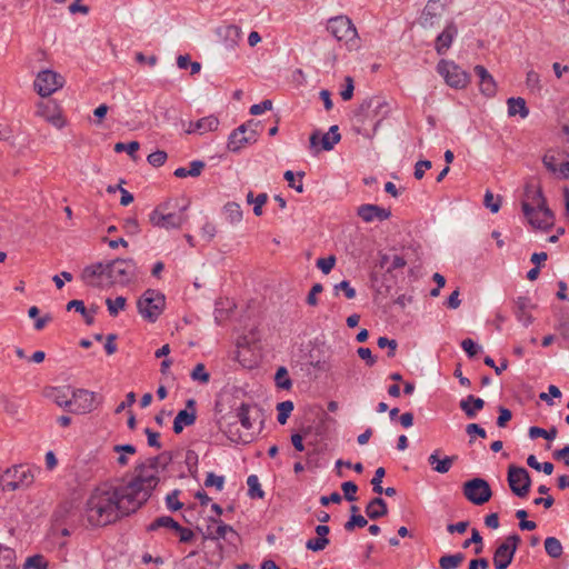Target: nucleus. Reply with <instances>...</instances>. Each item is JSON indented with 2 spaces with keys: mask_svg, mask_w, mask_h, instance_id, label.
Here are the masks:
<instances>
[{
  "mask_svg": "<svg viewBox=\"0 0 569 569\" xmlns=\"http://www.w3.org/2000/svg\"><path fill=\"white\" fill-rule=\"evenodd\" d=\"M164 306V295L154 289L146 290L137 302L139 313L150 322H154L160 317Z\"/></svg>",
  "mask_w": 569,
  "mask_h": 569,
  "instance_id": "nucleus-7",
  "label": "nucleus"
},
{
  "mask_svg": "<svg viewBox=\"0 0 569 569\" xmlns=\"http://www.w3.org/2000/svg\"><path fill=\"white\" fill-rule=\"evenodd\" d=\"M366 515L371 519H379L388 513L386 501L380 498H373L366 507Z\"/></svg>",
  "mask_w": 569,
  "mask_h": 569,
  "instance_id": "nucleus-30",
  "label": "nucleus"
},
{
  "mask_svg": "<svg viewBox=\"0 0 569 569\" xmlns=\"http://www.w3.org/2000/svg\"><path fill=\"white\" fill-rule=\"evenodd\" d=\"M227 437L236 443H248L251 441L252 436L249 432L241 433L239 431L238 421L233 423H229L227 429L224 430Z\"/></svg>",
  "mask_w": 569,
  "mask_h": 569,
  "instance_id": "nucleus-32",
  "label": "nucleus"
},
{
  "mask_svg": "<svg viewBox=\"0 0 569 569\" xmlns=\"http://www.w3.org/2000/svg\"><path fill=\"white\" fill-rule=\"evenodd\" d=\"M532 307L531 300L528 297H518L515 300L513 313L525 327L532 323L533 318L529 312Z\"/></svg>",
  "mask_w": 569,
  "mask_h": 569,
  "instance_id": "nucleus-24",
  "label": "nucleus"
},
{
  "mask_svg": "<svg viewBox=\"0 0 569 569\" xmlns=\"http://www.w3.org/2000/svg\"><path fill=\"white\" fill-rule=\"evenodd\" d=\"M24 569H47L48 563L44 560L43 556L41 555H34L29 558H27L24 565Z\"/></svg>",
  "mask_w": 569,
  "mask_h": 569,
  "instance_id": "nucleus-50",
  "label": "nucleus"
},
{
  "mask_svg": "<svg viewBox=\"0 0 569 569\" xmlns=\"http://www.w3.org/2000/svg\"><path fill=\"white\" fill-rule=\"evenodd\" d=\"M335 295L338 296L340 291L343 292L347 299H353L356 297V290L351 287L348 280H343L333 287Z\"/></svg>",
  "mask_w": 569,
  "mask_h": 569,
  "instance_id": "nucleus-53",
  "label": "nucleus"
},
{
  "mask_svg": "<svg viewBox=\"0 0 569 569\" xmlns=\"http://www.w3.org/2000/svg\"><path fill=\"white\" fill-rule=\"evenodd\" d=\"M437 71L443 77L446 83L455 89H462L470 81L469 74L453 61L440 60Z\"/></svg>",
  "mask_w": 569,
  "mask_h": 569,
  "instance_id": "nucleus-9",
  "label": "nucleus"
},
{
  "mask_svg": "<svg viewBox=\"0 0 569 569\" xmlns=\"http://www.w3.org/2000/svg\"><path fill=\"white\" fill-rule=\"evenodd\" d=\"M483 407L485 401L481 398H477L472 395H469L467 398L460 401V409L470 419L475 418L477 412L483 409Z\"/></svg>",
  "mask_w": 569,
  "mask_h": 569,
  "instance_id": "nucleus-29",
  "label": "nucleus"
},
{
  "mask_svg": "<svg viewBox=\"0 0 569 569\" xmlns=\"http://www.w3.org/2000/svg\"><path fill=\"white\" fill-rule=\"evenodd\" d=\"M475 73L480 80L481 92L487 97L493 96L497 89L496 81L488 70L483 66L478 64L475 67Z\"/></svg>",
  "mask_w": 569,
  "mask_h": 569,
  "instance_id": "nucleus-26",
  "label": "nucleus"
},
{
  "mask_svg": "<svg viewBox=\"0 0 569 569\" xmlns=\"http://www.w3.org/2000/svg\"><path fill=\"white\" fill-rule=\"evenodd\" d=\"M545 550L549 557L555 559L560 558L563 552V548L560 540L555 537L546 538Z\"/></svg>",
  "mask_w": 569,
  "mask_h": 569,
  "instance_id": "nucleus-42",
  "label": "nucleus"
},
{
  "mask_svg": "<svg viewBox=\"0 0 569 569\" xmlns=\"http://www.w3.org/2000/svg\"><path fill=\"white\" fill-rule=\"evenodd\" d=\"M458 36V27L455 21H448L441 33L435 41V50L439 56H443L450 49L452 41Z\"/></svg>",
  "mask_w": 569,
  "mask_h": 569,
  "instance_id": "nucleus-20",
  "label": "nucleus"
},
{
  "mask_svg": "<svg viewBox=\"0 0 569 569\" xmlns=\"http://www.w3.org/2000/svg\"><path fill=\"white\" fill-rule=\"evenodd\" d=\"M64 84L63 77L52 70H42L37 74L34 89L41 97H49Z\"/></svg>",
  "mask_w": 569,
  "mask_h": 569,
  "instance_id": "nucleus-13",
  "label": "nucleus"
},
{
  "mask_svg": "<svg viewBox=\"0 0 569 569\" xmlns=\"http://www.w3.org/2000/svg\"><path fill=\"white\" fill-rule=\"evenodd\" d=\"M224 485V478L222 476H217L213 472H209L204 480L206 487H216L217 490H222Z\"/></svg>",
  "mask_w": 569,
  "mask_h": 569,
  "instance_id": "nucleus-63",
  "label": "nucleus"
},
{
  "mask_svg": "<svg viewBox=\"0 0 569 569\" xmlns=\"http://www.w3.org/2000/svg\"><path fill=\"white\" fill-rule=\"evenodd\" d=\"M379 264L382 269H386L387 272H391L396 269L403 268L407 264V261L399 254H393L392 257L381 254Z\"/></svg>",
  "mask_w": 569,
  "mask_h": 569,
  "instance_id": "nucleus-31",
  "label": "nucleus"
},
{
  "mask_svg": "<svg viewBox=\"0 0 569 569\" xmlns=\"http://www.w3.org/2000/svg\"><path fill=\"white\" fill-rule=\"evenodd\" d=\"M465 560V555L457 552L455 555H446L439 559V566L441 569H456Z\"/></svg>",
  "mask_w": 569,
  "mask_h": 569,
  "instance_id": "nucleus-41",
  "label": "nucleus"
},
{
  "mask_svg": "<svg viewBox=\"0 0 569 569\" xmlns=\"http://www.w3.org/2000/svg\"><path fill=\"white\" fill-rule=\"evenodd\" d=\"M223 213L227 221L231 224L239 223L242 220V210L239 203L228 202L223 207Z\"/></svg>",
  "mask_w": 569,
  "mask_h": 569,
  "instance_id": "nucleus-38",
  "label": "nucleus"
},
{
  "mask_svg": "<svg viewBox=\"0 0 569 569\" xmlns=\"http://www.w3.org/2000/svg\"><path fill=\"white\" fill-rule=\"evenodd\" d=\"M386 475V470L385 468L382 467H379L376 471H375V476L371 480V485H372V490L378 493V495H381L383 492V488L381 486V482H382V479Z\"/></svg>",
  "mask_w": 569,
  "mask_h": 569,
  "instance_id": "nucleus-58",
  "label": "nucleus"
},
{
  "mask_svg": "<svg viewBox=\"0 0 569 569\" xmlns=\"http://www.w3.org/2000/svg\"><path fill=\"white\" fill-rule=\"evenodd\" d=\"M357 213L365 222H372L376 219L382 221L390 217V211L376 204H362Z\"/></svg>",
  "mask_w": 569,
  "mask_h": 569,
  "instance_id": "nucleus-23",
  "label": "nucleus"
},
{
  "mask_svg": "<svg viewBox=\"0 0 569 569\" xmlns=\"http://www.w3.org/2000/svg\"><path fill=\"white\" fill-rule=\"evenodd\" d=\"M108 279V263L97 262L87 266L81 272V279L91 287L102 286V278Z\"/></svg>",
  "mask_w": 569,
  "mask_h": 569,
  "instance_id": "nucleus-18",
  "label": "nucleus"
},
{
  "mask_svg": "<svg viewBox=\"0 0 569 569\" xmlns=\"http://www.w3.org/2000/svg\"><path fill=\"white\" fill-rule=\"evenodd\" d=\"M258 126L259 123L254 120H249L247 123L234 129L228 138V150L231 152H239L247 144L254 143L258 138Z\"/></svg>",
  "mask_w": 569,
  "mask_h": 569,
  "instance_id": "nucleus-8",
  "label": "nucleus"
},
{
  "mask_svg": "<svg viewBox=\"0 0 569 569\" xmlns=\"http://www.w3.org/2000/svg\"><path fill=\"white\" fill-rule=\"evenodd\" d=\"M139 147L140 144L138 141H131L129 143L118 142L114 144V151H126L132 159H136V152L139 150Z\"/></svg>",
  "mask_w": 569,
  "mask_h": 569,
  "instance_id": "nucleus-52",
  "label": "nucleus"
},
{
  "mask_svg": "<svg viewBox=\"0 0 569 569\" xmlns=\"http://www.w3.org/2000/svg\"><path fill=\"white\" fill-rule=\"evenodd\" d=\"M330 543V540L328 538L317 537L309 539L306 542V548L311 551H322Z\"/></svg>",
  "mask_w": 569,
  "mask_h": 569,
  "instance_id": "nucleus-55",
  "label": "nucleus"
},
{
  "mask_svg": "<svg viewBox=\"0 0 569 569\" xmlns=\"http://www.w3.org/2000/svg\"><path fill=\"white\" fill-rule=\"evenodd\" d=\"M108 263V279L121 284L129 283L137 276V266L132 259H116Z\"/></svg>",
  "mask_w": 569,
  "mask_h": 569,
  "instance_id": "nucleus-10",
  "label": "nucleus"
},
{
  "mask_svg": "<svg viewBox=\"0 0 569 569\" xmlns=\"http://www.w3.org/2000/svg\"><path fill=\"white\" fill-rule=\"evenodd\" d=\"M557 433L558 431L556 427H552L549 430L536 426L529 428V437L531 439L541 437L547 440H553L557 437Z\"/></svg>",
  "mask_w": 569,
  "mask_h": 569,
  "instance_id": "nucleus-45",
  "label": "nucleus"
},
{
  "mask_svg": "<svg viewBox=\"0 0 569 569\" xmlns=\"http://www.w3.org/2000/svg\"><path fill=\"white\" fill-rule=\"evenodd\" d=\"M507 104L510 117L519 114L521 118H526L529 114L526 101L522 98H509Z\"/></svg>",
  "mask_w": 569,
  "mask_h": 569,
  "instance_id": "nucleus-35",
  "label": "nucleus"
},
{
  "mask_svg": "<svg viewBox=\"0 0 569 569\" xmlns=\"http://www.w3.org/2000/svg\"><path fill=\"white\" fill-rule=\"evenodd\" d=\"M72 407L71 412L84 415L91 412L98 406L96 392L87 389H74L71 391Z\"/></svg>",
  "mask_w": 569,
  "mask_h": 569,
  "instance_id": "nucleus-15",
  "label": "nucleus"
},
{
  "mask_svg": "<svg viewBox=\"0 0 569 569\" xmlns=\"http://www.w3.org/2000/svg\"><path fill=\"white\" fill-rule=\"evenodd\" d=\"M379 348H388V357L392 358L396 355L398 342L395 339H388L387 337H380L377 341Z\"/></svg>",
  "mask_w": 569,
  "mask_h": 569,
  "instance_id": "nucleus-57",
  "label": "nucleus"
},
{
  "mask_svg": "<svg viewBox=\"0 0 569 569\" xmlns=\"http://www.w3.org/2000/svg\"><path fill=\"white\" fill-rule=\"evenodd\" d=\"M190 377L194 381L207 383L210 379V375L206 371L203 363H198L191 371Z\"/></svg>",
  "mask_w": 569,
  "mask_h": 569,
  "instance_id": "nucleus-54",
  "label": "nucleus"
},
{
  "mask_svg": "<svg viewBox=\"0 0 569 569\" xmlns=\"http://www.w3.org/2000/svg\"><path fill=\"white\" fill-rule=\"evenodd\" d=\"M445 10L440 6H433L427 3L421 16V26L423 28H431L433 27L439 19L441 18Z\"/></svg>",
  "mask_w": 569,
  "mask_h": 569,
  "instance_id": "nucleus-28",
  "label": "nucleus"
},
{
  "mask_svg": "<svg viewBox=\"0 0 569 569\" xmlns=\"http://www.w3.org/2000/svg\"><path fill=\"white\" fill-rule=\"evenodd\" d=\"M565 158L563 153L556 150H548L543 158L542 162L546 169L551 172L553 176L559 167V162Z\"/></svg>",
  "mask_w": 569,
  "mask_h": 569,
  "instance_id": "nucleus-34",
  "label": "nucleus"
},
{
  "mask_svg": "<svg viewBox=\"0 0 569 569\" xmlns=\"http://www.w3.org/2000/svg\"><path fill=\"white\" fill-rule=\"evenodd\" d=\"M113 451L118 453L117 463L120 467H126L129 463V456H133L137 449L133 445H116Z\"/></svg>",
  "mask_w": 569,
  "mask_h": 569,
  "instance_id": "nucleus-36",
  "label": "nucleus"
},
{
  "mask_svg": "<svg viewBox=\"0 0 569 569\" xmlns=\"http://www.w3.org/2000/svg\"><path fill=\"white\" fill-rule=\"evenodd\" d=\"M520 541V537L517 533H512L498 546L493 553V566L496 569H507L509 567Z\"/></svg>",
  "mask_w": 569,
  "mask_h": 569,
  "instance_id": "nucleus-12",
  "label": "nucleus"
},
{
  "mask_svg": "<svg viewBox=\"0 0 569 569\" xmlns=\"http://www.w3.org/2000/svg\"><path fill=\"white\" fill-rule=\"evenodd\" d=\"M368 523L367 519L361 515H351L349 520L345 523L346 531H353L357 527L363 528Z\"/></svg>",
  "mask_w": 569,
  "mask_h": 569,
  "instance_id": "nucleus-51",
  "label": "nucleus"
},
{
  "mask_svg": "<svg viewBox=\"0 0 569 569\" xmlns=\"http://www.w3.org/2000/svg\"><path fill=\"white\" fill-rule=\"evenodd\" d=\"M507 480L511 491L517 497L525 498L529 493L531 479L523 467L509 466Z\"/></svg>",
  "mask_w": 569,
  "mask_h": 569,
  "instance_id": "nucleus-14",
  "label": "nucleus"
},
{
  "mask_svg": "<svg viewBox=\"0 0 569 569\" xmlns=\"http://www.w3.org/2000/svg\"><path fill=\"white\" fill-rule=\"evenodd\" d=\"M159 528H168L174 530L176 528H180V525L169 516H162L154 519L149 526V531H156Z\"/></svg>",
  "mask_w": 569,
  "mask_h": 569,
  "instance_id": "nucleus-40",
  "label": "nucleus"
},
{
  "mask_svg": "<svg viewBox=\"0 0 569 569\" xmlns=\"http://www.w3.org/2000/svg\"><path fill=\"white\" fill-rule=\"evenodd\" d=\"M186 407L177 413L173 420V431L177 435L181 433L184 427L192 426L197 419L196 400L188 399Z\"/></svg>",
  "mask_w": 569,
  "mask_h": 569,
  "instance_id": "nucleus-19",
  "label": "nucleus"
},
{
  "mask_svg": "<svg viewBox=\"0 0 569 569\" xmlns=\"http://www.w3.org/2000/svg\"><path fill=\"white\" fill-rule=\"evenodd\" d=\"M140 507L122 483L97 487L86 503V517L92 526H107L136 512Z\"/></svg>",
  "mask_w": 569,
  "mask_h": 569,
  "instance_id": "nucleus-1",
  "label": "nucleus"
},
{
  "mask_svg": "<svg viewBox=\"0 0 569 569\" xmlns=\"http://www.w3.org/2000/svg\"><path fill=\"white\" fill-rule=\"evenodd\" d=\"M463 496L473 505L481 506L490 500L492 496L491 488L482 478H473L463 483Z\"/></svg>",
  "mask_w": 569,
  "mask_h": 569,
  "instance_id": "nucleus-11",
  "label": "nucleus"
},
{
  "mask_svg": "<svg viewBox=\"0 0 569 569\" xmlns=\"http://www.w3.org/2000/svg\"><path fill=\"white\" fill-rule=\"evenodd\" d=\"M340 133L338 132V126L330 127L329 131L321 136L318 131H315L310 136V147L317 149L319 143H321L322 150H331L336 143L340 141Z\"/></svg>",
  "mask_w": 569,
  "mask_h": 569,
  "instance_id": "nucleus-21",
  "label": "nucleus"
},
{
  "mask_svg": "<svg viewBox=\"0 0 569 569\" xmlns=\"http://www.w3.org/2000/svg\"><path fill=\"white\" fill-rule=\"evenodd\" d=\"M170 461L171 455L169 452H162L157 457L148 458L137 465L132 479L121 482L140 508L151 497L152 491L160 481V472L164 470Z\"/></svg>",
  "mask_w": 569,
  "mask_h": 569,
  "instance_id": "nucleus-2",
  "label": "nucleus"
},
{
  "mask_svg": "<svg viewBox=\"0 0 569 569\" xmlns=\"http://www.w3.org/2000/svg\"><path fill=\"white\" fill-rule=\"evenodd\" d=\"M167 158L168 156L164 151L157 150L148 156V162L153 167H160L166 162Z\"/></svg>",
  "mask_w": 569,
  "mask_h": 569,
  "instance_id": "nucleus-64",
  "label": "nucleus"
},
{
  "mask_svg": "<svg viewBox=\"0 0 569 569\" xmlns=\"http://www.w3.org/2000/svg\"><path fill=\"white\" fill-rule=\"evenodd\" d=\"M341 489L343 491V495H345V498L348 500V501H356L357 500V497H356V493H357V490H358V486L352 482V481H346L341 485Z\"/></svg>",
  "mask_w": 569,
  "mask_h": 569,
  "instance_id": "nucleus-60",
  "label": "nucleus"
},
{
  "mask_svg": "<svg viewBox=\"0 0 569 569\" xmlns=\"http://www.w3.org/2000/svg\"><path fill=\"white\" fill-rule=\"evenodd\" d=\"M250 406L247 403H241V406L238 408L237 417L238 420L247 431L252 428V422L250 420L249 416Z\"/></svg>",
  "mask_w": 569,
  "mask_h": 569,
  "instance_id": "nucleus-48",
  "label": "nucleus"
},
{
  "mask_svg": "<svg viewBox=\"0 0 569 569\" xmlns=\"http://www.w3.org/2000/svg\"><path fill=\"white\" fill-rule=\"evenodd\" d=\"M247 485H248V496L251 499H263L264 498V491L261 489L259 478L256 475H250L247 478Z\"/></svg>",
  "mask_w": 569,
  "mask_h": 569,
  "instance_id": "nucleus-43",
  "label": "nucleus"
},
{
  "mask_svg": "<svg viewBox=\"0 0 569 569\" xmlns=\"http://www.w3.org/2000/svg\"><path fill=\"white\" fill-rule=\"evenodd\" d=\"M336 264V257L329 256L327 258H320L317 260V267L325 273L328 274Z\"/></svg>",
  "mask_w": 569,
  "mask_h": 569,
  "instance_id": "nucleus-61",
  "label": "nucleus"
},
{
  "mask_svg": "<svg viewBox=\"0 0 569 569\" xmlns=\"http://www.w3.org/2000/svg\"><path fill=\"white\" fill-rule=\"evenodd\" d=\"M36 114L40 118H43L46 121L58 129L63 128L66 124V120L61 114L59 106L53 101L39 102L37 104Z\"/></svg>",
  "mask_w": 569,
  "mask_h": 569,
  "instance_id": "nucleus-17",
  "label": "nucleus"
},
{
  "mask_svg": "<svg viewBox=\"0 0 569 569\" xmlns=\"http://www.w3.org/2000/svg\"><path fill=\"white\" fill-rule=\"evenodd\" d=\"M71 309H74L76 311L79 312V315H82L87 325H92L93 323V320H94L93 313H94V311L91 312V313L88 312V310L84 307L83 301H81V300H71V301H69L68 305H67V310H71Z\"/></svg>",
  "mask_w": 569,
  "mask_h": 569,
  "instance_id": "nucleus-44",
  "label": "nucleus"
},
{
  "mask_svg": "<svg viewBox=\"0 0 569 569\" xmlns=\"http://www.w3.org/2000/svg\"><path fill=\"white\" fill-rule=\"evenodd\" d=\"M180 491L173 490L166 497V506L170 511H177L182 508V503L178 500Z\"/></svg>",
  "mask_w": 569,
  "mask_h": 569,
  "instance_id": "nucleus-59",
  "label": "nucleus"
},
{
  "mask_svg": "<svg viewBox=\"0 0 569 569\" xmlns=\"http://www.w3.org/2000/svg\"><path fill=\"white\" fill-rule=\"evenodd\" d=\"M219 127V119L216 116L203 117L197 121H190L186 128V133L204 134L210 131H216Z\"/></svg>",
  "mask_w": 569,
  "mask_h": 569,
  "instance_id": "nucleus-22",
  "label": "nucleus"
},
{
  "mask_svg": "<svg viewBox=\"0 0 569 569\" xmlns=\"http://www.w3.org/2000/svg\"><path fill=\"white\" fill-rule=\"evenodd\" d=\"M274 380H276L277 387L284 389V390L290 389L292 386V382L288 376V371L284 367H280L277 370Z\"/></svg>",
  "mask_w": 569,
  "mask_h": 569,
  "instance_id": "nucleus-49",
  "label": "nucleus"
},
{
  "mask_svg": "<svg viewBox=\"0 0 569 569\" xmlns=\"http://www.w3.org/2000/svg\"><path fill=\"white\" fill-rule=\"evenodd\" d=\"M220 34L226 39V47L233 49L241 37V30L237 26H227L220 31Z\"/></svg>",
  "mask_w": 569,
  "mask_h": 569,
  "instance_id": "nucleus-37",
  "label": "nucleus"
},
{
  "mask_svg": "<svg viewBox=\"0 0 569 569\" xmlns=\"http://www.w3.org/2000/svg\"><path fill=\"white\" fill-rule=\"evenodd\" d=\"M293 408H295L293 402L290 400L282 401L277 405V410H278L277 419L280 425H284L287 422Z\"/></svg>",
  "mask_w": 569,
  "mask_h": 569,
  "instance_id": "nucleus-47",
  "label": "nucleus"
},
{
  "mask_svg": "<svg viewBox=\"0 0 569 569\" xmlns=\"http://www.w3.org/2000/svg\"><path fill=\"white\" fill-rule=\"evenodd\" d=\"M206 163L201 160H194L190 163V168L180 167L174 170L173 174L177 178H187V177H199L204 168Z\"/></svg>",
  "mask_w": 569,
  "mask_h": 569,
  "instance_id": "nucleus-33",
  "label": "nucleus"
},
{
  "mask_svg": "<svg viewBox=\"0 0 569 569\" xmlns=\"http://www.w3.org/2000/svg\"><path fill=\"white\" fill-rule=\"evenodd\" d=\"M16 568V552L9 547L0 545V569Z\"/></svg>",
  "mask_w": 569,
  "mask_h": 569,
  "instance_id": "nucleus-39",
  "label": "nucleus"
},
{
  "mask_svg": "<svg viewBox=\"0 0 569 569\" xmlns=\"http://www.w3.org/2000/svg\"><path fill=\"white\" fill-rule=\"evenodd\" d=\"M360 109L366 111L368 117L371 116L373 118H378L375 129H377L380 122L389 116L391 110L389 103L380 97H372L363 101Z\"/></svg>",
  "mask_w": 569,
  "mask_h": 569,
  "instance_id": "nucleus-16",
  "label": "nucleus"
},
{
  "mask_svg": "<svg viewBox=\"0 0 569 569\" xmlns=\"http://www.w3.org/2000/svg\"><path fill=\"white\" fill-rule=\"evenodd\" d=\"M54 402L61 408H69V410L72 407V399L69 397V395L64 390L56 391Z\"/></svg>",
  "mask_w": 569,
  "mask_h": 569,
  "instance_id": "nucleus-62",
  "label": "nucleus"
},
{
  "mask_svg": "<svg viewBox=\"0 0 569 569\" xmlns=\"http://www.w3.org/2000/svg\"><path fill=\"white\" fill-rule=\"evenodd\" d=\"M483 204L486 208L490 209L491 212L496 213L500 209V198L495 197V194L488 190L485 194Z\"/></svg>",
  "mask_w": 569,
  "mask_h": 569,
  "instance_id": "nucleus-56",
  "label": "nucleus"
},
{
  "mask_svg": "<svg viewBox=\"0 0 569 569\" xmlns=\"http://www.w3.org/2000/svg\"><path fill=\"white\" fill-rule=\"evenodd\" d=\"M526 199L522 201V212L528 222L536 229L547 230L555 223V214L547 207L540 188L528 184L525 190Z\"/></svg>",
  "mask_w": 569,
  "mask_h": 569,
  "instance_id": "nucleus-3",
  "label": "nucleus"
},
{
  "mask_svg": "<svg viewBox=\"0 0 569 569\" xmlns=\"http://www.w3.org/2000/svg\"><path fill=\"white\" fill-rule=\"evenodd\" d=\"M173 208L171 200L158 204L149 216L150 223L166 230L181 228L187 221V206L181 207L179 212L172 211Z\"/></svg>",
  "mask_w": 569,
  "mask_h": 569,
  "instance_id": "nucleus-4",
  "label": "nucleus"
},
{
  "mask_svg": "<svg viewBox=\"0 0 569 569\" xmlns=\"http://www.w3.org/2000/svg\"><path fill=\"white\" fill-rule=\"evenodd\" d=\"M106 305L110 316L116 317L118 316L119 311L126 308L127 299L122 296H119L114 299L107 298Z\"/></svg>",
  "mask_w": 569,
  "mask_h": 569,
  "instance_id": "nucleus-46",
  "label": "nucleus"
},
{
  "mask_svg": "<svg viewBox=\"0 0 569 569\" xmlns=\"http://www.w3.org/2000/svg\"><path fill=\"white\" fill-rule=\"evenodd\" d=\"M34 481L33 469L27 465H18L8 468L0 476V488L2 491L24 490Z\"/></svg>",
  "mask_w": 569,
  "mask_h": 569,
  "instance_id": "nucleus-6",
  "label": "nucleus"
},
{
  "mask_svg": "<svg viewBox=\"0 0 569 569\" xmlns=\"http://www.w3.org/2000/svg\"><path fill=\"white\" fill-rule=\"evenodd\" d=\"M208 520L210 522L214 523L216 528L213 529V528H211V526H208L207 532L204 536L207 539H210V540L226 539L228 533H231L232 536H237V532L234 531V529L231 526L222 522L220 519L210 517Z\"/></svg>",
  "mask_w": 569,
  "mask_h": 569,
  "instance_id": "nucleus-25",
  "label": "nucleus"
},
{
  "mask_svg": "<svg viewBox=\"0 0 569 569\" xmlns=\"http://www.w3.org/2000/svg\"><path fill=\"white\" fill-rule=\"evenodd\" d=\"M439 453H440L439 449L435 450L428 457V462L436 472L446 473L451 469L453 462L457 460L458 457L457 456H446L445 458L440 459Z\"/></svg>",
  "mask_w": 569,
  "mask_h": 569,
  "instance_id": "nucleus-27",
  "label": "nucleus"
},
{
  "mask_svg": "<svg viewBox=\"0 0 569 569\" xmlns=\"http://www.w3.org/2000/svg\"><path fill=\"white\" fill-rule=\"evenodd\" d=\"M327 30L338 40L345 41L349 51L360 48L358 31L351 19L346 16L330 18L327 22Z\"/></svg>",
  "mask_w": 569,
  "mask_h": 569,
  "instance_id": "nucleus-5",
  "label": "nucleus"
}]
</instances>
